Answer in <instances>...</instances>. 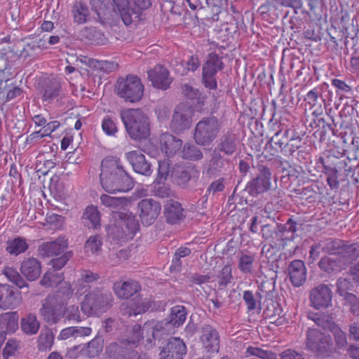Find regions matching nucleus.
I'll return each instance as SVG.
<instances>
[{
  "instance_id": "dca6fc26",
  "label": "nucleus",
  "mask_w": 359,
  "mask_h": 359,
  "mask_svg": "<svg viewBox=\"0 0 359 359\" xmlns=\"http://www.w3.org/2000/svg\"><path fill=\"white\" fill-rule=\"evenodd\" d=\"M271 173L269 168H264L261 173L252 179L248 185L252 194H259L269 190L271 187Z\"/></svg>"
},
{
  "instance_id": "09e8293b",
  "label": "nucleus",
  "mask_w": 359,
  "mask_h": 359,
  "mask_svg": "<svg viewBox=\"0 0 359 359\" xmlns=\"http://www.w3.org/2000/svg\"><path fill=\"white\" fill-rule=\"evenodd\" d=\"M233 280L232 268L230 264L225 265L218 275V285L220 289L226 287Z\"/></svg>"
},
{
  "instance_id": "774afa93",
  "label": "nucleus",
  "mask_w": 359,
  "mask_h": 359,
  "mask_svg": "<svg viewBox=\"0 0 359 359\" xmlns=\"http://www.w3.org/2000/svg\"><path fill=\"white\" fill-rule=\"evenodd\" d=\"M319 267L327 273L336 269V261L331 257H323L318 263Z\"/></svg>"
},
{
  "instance_id": "4d7b16f0",
  "label": "nucleus",
  "mask_w": 359,
  "mask_h": 359,
  "mask_svg": "<svg viewBox=\"0 0 359 359\" xmlns=\"http://www.w3.org/2000/svg\"><path fill=\"white\" fill-rule=\"evenodd\" d=\"M102 129L104 133L109 136H114L117 133V127L116 123L109 116H106L102 119Z\"/></svg>"
},
{
  "instance_id": "c85d7f7f",
  "label": "nucleus",
  "mask_w": 359,
  "mask_h": 359,
  "mask_svg": "<svg viewBox=\"0 0 359 359\" xmlns=\"http://www.w3.org/2000/svg\"><path fill=\"white\" fill-rule=\"evenodd\" d=\"M332 292L331 289L321 285L316 287V309L327 308L332 305Z\"/></svg>"
},
{
  "instance_id": "4be33fe9",
  "label": "nucleus",
  "mask_w": 359,
  "mask_h": 359,
  "mask_svg": "<svg viewBox=\"0 0 359 359\" xmlns=\"http://www.w3.org/2000/svg\"><path fill=\"white\" fill-rule=\"evenodd\" d=\"M289 276L292 285L301 286L306 280V271L304 262L294 260L289 266Z\"/></svg>"
},
{
  "instance_id": "864d4df0",
  "label": "nucleus",
  "mask_w": 359,
  "mask_h": 359,
  "mask_svg": "<svg viewBox=\"0 0 359 359\" xmlns=\"http://www.w3.org/2000/svg\"><path fill=\"white\" fill-rule=\"evenodd\" d=\"M103 348V341L95 338L88 342L87 345V353L90 358H95L102 352Z\"/></svg>"
},
{
  "instance_id": "c03bdc74",
  "label": "nucleus",
  "mask_w": 359,
  "mask_h": 359,
  "mask_svg": "<svg viewBox=\"0 0 359 359\" xmlns=\"http://www.w3.org/2000/svg\"><path fill=\"white\" fill-rule=\"evenodd\" d=\"M62 280V274L55 272L54 270L48 269L40 280L41 285L46 287H57L59 282Z\"/></svg>"
},
{
  "instance_id": "39448f33",
  "label": "nucleus",
  "mask_w": 359,
  "mask_h": 359,
  "mask_svg": "<svg viewBox=\"0 0 359 359\" xmlns=\"http://www.w3.org/2000/svg\"><path fill=\"white\" fill-rule=\"evenodd\" d=\"M112 300L109 292L97 288L85 295L81 309L87 316H100L112 306Z\"/></svg>"
},
{
  "instance_id": "3c124183",
  "label": "nucleus",
  "mask_w": 359,
  "mask_h": 359,
  "mask_svg": "<svg viewBox=\"0 0 359 359\" xmlns=\"http://www.w3.org/2000/svg\"><path fill=\"white\" fill-rule=\"evenodd\" d=\"M90 66L93 68L104 72H111L117 68V64L114 62L96 60H90L89 61Z\"/></svg>"
},
{
  "instance_id": "6ab92c4d",
  "label": "nucleus",
  "mask_w": 359,
  "mask_h": 359,
  "mask_svg": "<svg viewBox=\"0 0 359 359\" xmlns=\"http://www.w3.org/2000/svg\"><path fill=\"white\" fill-rule=\"evenodd\" d=\"M142 287L139 282L128 280L123 283L116 282L114 284L113 290L115 294L120 299H127L138 293Z\"/></svg>"
},
{
  "instance_id": "0eeeda50",
  "label": "nucleus",
  "mask_w": 359,
  "mask_h": 359,
  "mask_svg": "<svg viewBox=\"0 0 359 359\" xmlns=\"http://www.w3.org/2000/svg\"><path fill=\"white\" fill-rule=\"evenodd\" d=\"M117 95L126 102H137L143 97L144 86L141 79L133 74L119 78L116 84Z\"/></svg>"
},
{
  "instance_id": "473e14b6",
  "label": "nucleus",
  "mask_w": 359,
  "mask_h": 359,
  "mask_svg": "<svg viewBox=\"0 0 359 359\" xmlns=\"http://www.w3.org/2000/svg\"><path fill=\"white\" fill-rule=\"evenodd\" d=\"M114 9L118 12L123 23L129 25L133 21L129 0H112Z\"/></svg>"
},
{
  "instance_id": "6e6d98bb",
  "label": "nucleus",
  "mask_w": 359,
  "mask_h": 359,
  "mask_svg": "<svg viewBox=\"0 0 359 359\" xmlns=\"http://www.w3.org/2000/svg\"><path fill=\"white\" fill-rule=\"evenodd\" d=\"M58 290L57 291L58 297H61L66 300L69 298L72 293L73 290L72 289L71 284L69 282L64 281V277L62 276V280L59 282L57 284Z\"/></svg>"
},
{
  "instance_id": "e2e57ef3",
  "label": "nucleus",
  "mask_w": 359,
  "mask_h": 359,
  "mask_svg": "<svg viewBox=\"0 0 359 359\" xmlns=\"http://www.w3.org/2000/svg\"><path fill=\"white\" fill-rule=\"evenodd\" d=\"M170 172V165L168 161H162L158 162V175L156 182L158 184L165 181Z\"/></svg>"
},
{
  "instance_id": "e433bc0d",
  "label": "nucleus",
  "mask_w": 359,
  "mask_h": 359,
  "mask_svg": "<svg viewBox=\"0 0 359 359\" xmlns=\"http://www.w3.org/2000/svg\"><path fill=\"white\" fill-rule=\"evenodd\" d=\"M54 334L51 330H42L37 340V348L40 351H50L54 343Z\"/></svg>"
},
{
  "instance_id": "f8f14e48",
  "label": "nucleus",
  "mask_w": 359,
  "mask_h": 359,
  "mask_svg": "<svg viewBox=\"0 0 359 359\" xmlns=\"http://www.w3.org/2000/svg\"><path fill=\"white\" fill-rule=\"evenodd\" d=\"M200 341L202 348L207 353H217L220 347V337L217 330L210 325H205L201 329Z\"/></svg>"
},
{
  "instance_id": "423d86ee",
  "label": "nucleus",
  "mask_w": 359,
  "mask_h": 359,
  "mask_svg": "<svg viewBox=\"0 0 359 359\" xmlns=\"http://www.w3.org/2000/svg\"><path fill=\"white\" fill-rule=\"evenodd\" d=\"M112 217L118 220V228L109 227L108 234H115L118 241H128L132 240L139 231L138 220L131 212H112Z\"/></svg>"
},
{
  "instance_id": "a19ab883",
  "label": "nucleus",
  "mask_w": 359,
  "mask_h": 359,
  "mask_svg": "<svg viewBox=\"0 0 359 359\" xmlns=\"http://www.w3.org/2000/svg\"><path fill=\"white\" fill-rule=\"evenodd\" d=\"M22 93V89L14 83L6 84L4 89L0 88V99L4 102H8Z\"/></svg>"
},
{
  "instance_id": "412c9836",
  "label": "nucleus",
  "mask_w": 359,
  "mask_h": 359,
  "mask_svg": "<svg viewBox=\"0 0 359 359\" xmlns=\"http://www.w3.org/2000/svg\"><path fill=\"white\" fill-rule=\"evenodd\" d=\"M93 11L101 24L109 23L111 17L110 0H90Z\"/></svg>"
},
{
  "instance_id": "f3484780",
  "label": "nucleus",
  "mask_w": 359,
  "mask_h": 359,
  "mask_svg": "<svg viewBox=\"0 0 359 359\" xmlns=\"http://www.w3.org/2000/svg\"><path fill=\"white\" fill-rule=\"evenodd\" d=\"M149 307L150 304L148 301L137 296L135 299L123 303L121 305V311L123 315L130 317L146 312Z\"/></svg>"
},
{
  "instance_id": "37998d69",
  "label": "nucleus",
  "mask_w": 359,
  "mask_h": 359,
  "mask_svg": "<svg viewBox=\"0 0 359 359\" xmlns=\"http://www.w3.org/2000/svg\"><path fill=\"white\" fill-rule=\"evenodd\" d=\"M131 15L134 20H139L142 12L151 6V0H129Z\"/></svg>"
},
{
  "instance_id": "a18cd8bd",
  "label": "nucleus",
  "mask_w": 359,
  "mask_h": 359,
  "mask_svg": "<svg viewBox=\"0 0 359 359\" xmlns=\"http://www.w3.org/2000/svg\"><path fill=\"white\" fill-rule=\"evenodd\" d=\"M255 262V255L242 254L238 259V267L243 273H252Z\"/></svg>"
},
{
  "instance_id": "4c0bfd02",
  "label": "nucleus",
  "mask_w": 359,
  "mask_h": 359,
  "mask_svg": "<svg viewBox=\"0 0 359 359\" xmlns=\"http://www.w3.org/2000/svg\"><path fill=\"white\" fill-rule=\"evenodd\" d=\"M222 57L215 53L208 54V58L203 65V69L209 72L217 74L224 68Z\"/></svg>"
},
{
  "instance_id": "cd10ccee",
  "label": "nucleus",
  "mask_w": 359,
  "mask_h": 359,
  "mask_svg": "<svg viewBox=\"0 0 359 359\" xmlns=\"http://www.w3.org/2000/svg\"><path fill=\"white\" fill-rule=\"evenodd\" d=\"M19 315L17 311L7 312L0 316V332L13 334L19 327Z\"/></svg>"
},
{
  "instance_id": "9d476101",
  "label": "nucleus",
  "mask_w": 359,
  "mask_h": 359,
  "mask_svg": "<svg viewBox=\"0 0 359 359\" xmlns=\"http://www.w3.org/2000/svg\"><path fill=\"white\" fill-rule=\"evenodd\" d=\"M187 346L180 337H170L161 348L160 359H183L187 354Z\"/></svg>"
},
{
  "instance_id": "680f3d73",
  "label": "nucleus",
  "mask_w": 359,
  "mask_h": 359,
  "mask_svg": "<svg viewBox=\"0 0 359 359\" xmlns=\"http://www.w3.org/2000/svg\"><path fill=\"white\" fill-rule=\"evenodd\" d=\"M342 250L344 257L348 262L355 260L359 257V247L357 244L345 245Z\"/></svg>"
},
{
  "instance_id": "f704fd0d",
  "label": "nucleus",
  "mask_w": 359,
  "mask_h": 359,
  "mask_svg": "<svg viewBox=\"0 0 359 359\" xmlns=\"http://www.w3.org/2000/svg\"><path fill=\"white\" fill-rule=\"evenodd\" d=\"M62 91V86L60 81L52 79L46 84L43 90V100L52 101L57 97Z\"/></svg>"
},
{
  "instance_id": "9b49d317",
  "label": "nucleus",
  "mask_w": 359,
  "mask_h": 359,
  "mask_svg": "<svg viewBox=\"0 0 359 359\" xmlns=\"http://www.w3.org/2000/svg\"><path fill=\"white\" fill-rule=\"evenodd\" d=\"M21 293L8 284L0 283V309L12 310L20 305Z\"/></svg>"
},
{
  "instance_id": "b1692460",
  "label": "nucleus",
  "mask_w": 359,
  "mask_h": 359,
  "mask_svg": "<svg viewBox=\"0 0 359 359\" xmlns=\"http://www.w3.org/2000/svg\"><path fill=\"white\" fill-rule=\"evenodd\" d=\"M164 215L168 223L177 224L184 217L181 203L172 200L167 201L164 205Z\"/></svg>"
},
{
  "instance_id": "6e6552de",
  "label": "nucleus",
  "mask_w": 359,
  "mask_h": 359,
  "mask_svg": "<svg viewBox=\"0 0 359 359\" xmlns=\"http://www.w3.org/2000/svg\"><path fill=\"white\" fill-rule=\"evenodd\" d=\"M221 125L215 116L205 117L196 126L194 140L201 146L210 145L217 137Z\"/></svg>"
},
{
  "instance_id": "5701e85b",
  "label": "nucleus",
  "mask_w": 359,
  "mask_h": 359,
  "mask_svg": "<svg viewBox=\"0 0 359 359\" xmlns=\"http://www.w3.org/2000/svg\"><path fill=\"white\" fill-rule=\"evenodd\" d=\"M182 93L191 101V105L194 110L196 111L203 110L205 96L202 95L198 89H195L189 84H184L182 86Z\"/></svg>"
},
{
  "instance_id": "338daca9",
  "label": "nucleus",
  "mask_w": 359,
  "mask_h": 359,
  "mask_svg": "<svg viewBox=\"0 0 359 359\" xmlns=\"http://www.w3.org/2000/svg\"><path fill=\"white\" fill-rule=\"evenodd\" d=\"M262 237L266 241H269L272 243L276 245V241H278V232L276 230H273L269 225H265L262 229Z\"/></svg>"
},
{
  "instance_id": "de8ad7c7",
  "label": "nucleus",
  "mask_w": 359,
  "mask_h": 359,
  "mask_svg": "<svg viewBox=\"0 0 359 359\" xmlns=\"http://www.w3.org/2000/svg\"><path fill=\"white\" fill-rule=\"evenodd\" d=\"M182 156L184 159L198 161L202 158L203 154L196 146L186 143L182 151Z\"/></svg>"
},
{
  "instance_id": "ddd939ff",
  "label": "nucleus",
  "mask_w": 359,
  "mask_h": 359,
  "mask_svg": "<svg viewBox=\"0 0 359 359\" xmlns=\"http://www.w3.org/2000/svg\"><path fill=\"white\" fill-rule=\"evenodd\" d=\"M147 75L152 86L157 89L167 90L172 81L169 71L162 65H156L153 69L147 71Z\"/></svg>"
},
{
  "instance_id": "8fccbe9b",
  "label": "nucleus",
  "mask_w": 359,
  "mask_h": 359,
  "mask_svg": "<svg viewBox=\"0 0 359 359\" xmlns=\"http://www.w3.org/2000/svg\"><path fill=\"white\" fill-rule=\"evenodd\" d=\"M86 219H88L92 224L94 229H97L100 224V216L97 208L95 206H88L83 215Z\"/></svg>"
},
{
  "instance_id": "bf43d9fd",
  "label": "nucleus",
  "mask_w": 359,
  "mask_h": 359,
  "mask_svg": "<svg viewBox=\"0 0 359 359\" xmlns=\"http://www.w3.org/2000/svg\"><path fill=\"white\" fill-rule=\"evenodd\" d=\"M216 74L203 69L202 79L205 88L210 90H215L217 88Z\"/></svg>"
},
{
  "instance_id": "7c9ffc66",
  "label": "nucleus",
  "mask_w": 359,
  "mask_h": 359,
  "mask_svg": "<svg viewBox=\"0 0 359 359\" xmlns=\"http://www.w3.org/2000/svg\"><path fill=\"white\" fill-rule=\"evenodd\" d=\"M81 278L78 280L76 287V294L81 296L88 292L89 290L88 285L86 284L96 282L99 280L100 276L97 273H93L89 270L81 271Z\"/></svg>"
},
{
  "instance_id": "13d9d810",
  "label": "nucleus",
  "mask_w": 359,
  "mask_h": 359,
  "mask_svg": "<svg viewBox=\"0 0 359 359\" xmlns=\"http://www.w3.org/2000/svg\"><path fill=\"white\" fill-rule=\"evenodd\" d=\"M71 257V252H65L59 257L52 259L49 264L52 266L50 269L56 271L60 270L67 263Z\"/></svg>"
},
{
  "instance_id": "1a4fd4ad",
  "label": "nucleus",
  "mask_w": 359,
  "mask_h": 359,
  "mask_svg": "<svg viewBox=\"0 0 359 359\" xmlns=\"http://www.w3.org/2000/svg\"><path fill=\"white\" fill-rule=\"evenodd\" d=\"M139 217L144 226H150L156 220L161 211V204L152 199L145 198L141 200L137 205Z\"/></svg>"
},
{
  "instance_id": "f257e3e1",
  "label": "nucleus",
  "mask_w": 359,
  "mask_h": 359,
  "mask_svg": "<svg viewBox=\"0 0 359 359\" xmlns=\"http://www.w3.org/2000/svg\"><path fill=\"white\" fill-rule=\"evenodd\" d=\"M345 149L341 151L330 149L323 153L320 157V163L323 166V173L331 189H337L339 187V175H344L343 180H348L355 173V167L351 164V159L345 156Z\"/></svg>"
},
{
  "instance_id": "0e129e2a",
  "label": "nucleus",
  "mask_w": 359,
  "mask_h": 359,
  "mask_svg": "<svg viewBox=\"0 0 359 359\" xmlns=\"http://www.w3.org/2000/svg\"><path fill=\"white\" fill-rule=\"evenodd\" d=\"M19 347V343L16 339H9L6 344L3 350V357L8 359L10 356L14 355Z\"/></svg>"
},
{
  "instance_id": "a878e982",
  "label": "nucleus",
  "mask_w": 359,
  "mask_h": 359,
  "mask_svg": "<svg viewBox=\"0 0 359 359\" xmlns=\"http://www.w3.org/2000/svg\"><path fill=\"white\" fill-rule=\"evenodd\" d=\"M160 144L162 151L166 156H171L181 149L182 141L172 135L165 133L160 137Z\"/></svg>"
},
{
  "instance_id": "f03ea898",
  "label": "nucleus",
  "mask_w": 359,
  "mask_h": 359,
  "mask_svg": "<svg viewBox=\"0 0 359 359\" xmlns=\"http://www.w3.org/2000/svg\"><path fill=\"white\" fill-rule=\"evenodd\" d=\"M100 179L102 188L109 193L127 192L133 188V180L116 157L107 156L102 160Z\"/></svg>"
},
{
  "instance_id": "aec40b11",
  "label": "nucleus",
  "mask_w": 359,
  "mask_h": 359,
  "mask_svg": "<svg viewBox=\"0 0 359 359\" xmlns=\"http://www.w3.org/2000/svg\"><path fill=\"white\" fill-rule=\"evenodd\" d=\"M147 337L146 339V346H152L154 341L156 339H153L151 332H147L144 330V325L142 327L138 325H134L131 330L128 332V337L126 339L128 345H136L144 337Z\"/></svg>"
},
{
  "instance_id": "ea45409f",
  "label": "nucleus",
  "mask_w": 359,
  "mask_h": 359,
  "mask_svg": "<svg viewBox=\"0 0 359 359\" xmlns=\"http://www.w3.org/2000/svg\"><path fill=\"white\" fill-rule=\"evenodd\" d=\"M72 12L74 22L84 24L87 21L89 10L85 4L81 2L76 3L72 7Z\"/></svg>"
},
{
  "instance_id": "4468645a",
  "label": "nucleus",
  "mask_w": 359,
  "mask_h": 359,
  "mask_svg": "<svg viewBox=\"0 0 359 359\" xmlns=\"http://www.w3.org/2000/svg\"><path fill=\"white\" fill-rule=\"evenodd\" d=\"M126 157L135 172L145 176L151 175V164L146 160L145 156L141 151L137 150L129 151L126 154Z\"/></svg>"
},
{
  "instance_id": "052dcab7",
  "label": "nucleus",
  "mask_w": 359,
  "mask_h": 359,
  "mask_svg": "<svg viewBox=\"0 0 359 359\" xmlns=\"http://www.w3.org/2000/svg\"><path fill=\"white\" fill-rule=\"evenodd\" d=\"M46 222L51 228L60 229L65 224V217L62 215L52 213L46 216Z\"/></svg>"
},
{
  "instance_id": "69168bd1",
  "label": "nucleus",
  "mask_w": 359,
  "mask_h": 359,
  "mask_svg": "<svg viewBox=\"0 0 359 359\" xmlns=\"http://www.w3.org/2000/svg\"><path fill=\"white\" fill-rule=\"evenodd\" d=\"M346 304L350 306L351 312L355 316H359V299L353 294H348L345 297Z\"/></svg>"
},
{
  "instance_id": "5fc2aeb1",
  "label": "nucleus",
  "mask_w": 359,
  "mask_h": 359,
  "mask_svg": "<svg viewBox=\"0 0 359 359\" xmlns=\"http://www.w3.org/2000/svg\"><path fill=\"white\" fill-rule=\"evenodd\" d=\"M102 203L109 208H117L123 205L126 199L125 198L113 197L107 194H102L100 196Z\"/></svg>"
},
{
  "instance_id": "c756f323",
  "label": "nucleus",
  "mask_w": 359,
  "mask_h": 359,
  "mask_svg": "<svg viewBox=\"0 0 359 359\" xmlns=\"http://www.w3.org/2000/svg\"><path fill=\"white\" fill-rule=\"evenodd\" d=\"M317 341L318 344H316V356H328L331 352V346L332 345L331 337L316 330V344Z\"/></svg>"
},
{
  "instance_id": "72a5a7b5",
  "label": "nucleus",
  "mask_w": 359,
  "mask_h": 359,
  "mask_svg": "<svg viewBox=\"0 0 359 359\" xmlns=\"http://www.w3.org/2000/svg\"><path fill=\"white\" fill-rule=\"evenodd\" d=\"M28 248L29 245L26 239L18 236L7 241L6 250L11 255L18 256L26 252Z\"/></svg>"
},
{
  "instance_id": "603ef678",
  "label": "nucleus",
  "mask_w": 359,
  "mask_h": 359,
  "mask_svg": "<svg viewBox=\"0 0 359 359\" xmlns=\"http://www.w3.org/2000/svg\"><path fill=\"white\" fill-rule=\"evenodd\" d=\"M102 243L101 237L98 235L90 236L86 242L84 248L86 252L97 254L101 250Z\"/></svg>"
},
{
  "instance_id": "2f4dec72",
  "label": "nucleus",
  "mask_w": 359,
  "mask_h": 359,
  "mask_svg": "<svg viewBox=\"0 0 359 359\" xmlns=\"http://www.w3.org/2000/svg\"><path fill=\"white\" fill-rule=\"evenodd\" d=\"M20 328L27 335L36 334L40 328V323L35 314L29 313L21 318Z\"/></svg>"
},
{
  "instance_id": "58836bf2",
  "label": "nucleus",
  "mask_w": 359,
  "mask_h": 359,
  "mask_svg": "<svg viewBox=\"0 0 359 359\" xmlns=\"http://www.w3.org/2000/svg\"><path fill=\"white\" fill-rule=\"evenodd\" d=\"M62 311V306L59 309L57 306L53 307L48 304V300L43 304L42 308L40 309V314L43 316V318L48 322L56 323L60 316Z\"/></svg>"
},
{
  "instance_id": "a211bd4d",
  "label": "nucleus",
  "mask_w": 359,
  "mask_h": 359,
  "mask_svg": "<svg viewBox=\"0 0 359 359\" xmlns=\"http://www.w3.org/2000/svg\"><path fill=\"white\" fill-rule=\"evenodd\" d=\"M20 270L28 280L34 281L41 273V263L34 257L25 258L20 264Z\"/></svg>"
},
{
  "instance_id": "bb28decb",
  "label": "nucleus",
  "mask_w": 359,
  "mask_h": 359,
  "mask_svg": "<svg viewBox=\"0 0 359 359\" xmlns=\"http://www.w3.org/2000/svg\"><path fill=\"white\" fill-rule=\"evenodd\" d=\"M191 123V116L189 113H186L180 107H177L175 110L171 122V128L176 133H181L183 130L189 128Z\"/></svg>"
},
{
  "instance_id": "49530a36",
  "label": "nucleus",
  "mask_w": 359,
  "mask_h": 359,
  "mask_svg": "<svg viewBox=\"0 0 359 359\" xmlns=\"http://www.w3.org/2000/svg\"><path fill=\"white\" fill-rule=\"evenodd\" d=\"M289 132L290 130L288 129L285 131H282L281 130H278L271 138L268 144H273L276 151H281L283 147L287 144L289 141Z\"/></svg>"
},
{
  "instance_id": "393cba45",
  "label": "nucleus",
  "mask_w": 359,
  "mask_h": 359,
  "mask_svg": "<svg viewBox=\"0 0 359 359\" xmlns=\"http://www.w3.org/2000/svg\"><path fill=\"white\" fill-rule=\"evenodd\" d=\"M106 359H133L136 353L119 345L116 342L109 344L106 348Z\"/></svg>"
},
{
  "instance_id": "2eb2a0df",
  "label": "nucleus",
  "mask_w": 359,
  "mask_h": 359,
  "mask_svg": "<svg viewBox=\"0 0 359 359\" xmlns=\"http://www.w3.org/2000/svg\"><path fill=\"white\" fill-rule=\"evenodd\" d=\"M68 247V241L59 237L53 241L44 242L38 248V252L43 257H53L62 253Z\"/></svg>"
},
{
  "instance_id": "20e7f679",
  "label": "nucleus",
  "mask_w": 359,
  "mask_h": 359,
  "mask_svg": "<svg viewBox=\"0 0 359 359\" xmlns=\"http://www.w3.org/2000/svg\"><path fill=\"white\" fill-rule=\"evenodd\" d=\"M121 118L129 137L135 140L147 139L150 135L148 116L140 109H127L121 111Z\"/></svg>"
},
{
  "instance_id": "79ce46f5",
  "label": "nucleus",
  "mask_w": 359,
  "mask_h": 359,
  "mask_svg": "<svg viewBox=\"0 0 359 359\" xmlns=\"http://www.w3.org/2000/svg\"><path fill=\"white\" fill-rule=\"evenodd\" d=\"M3 275L11 283L17 285L19 288H23L27 286V283L20 276L16 269L12 266H5L2 271Z\"/></svg>"
},
{
  "instance_id": "c9c22d12",
  "label": "nucleus",
  "mask_w": 359,
  "mask_h": 359,
  "mask_svg": "<svg viewBox=\"0 0 359 359\" xmlns=\"http://www.w3.org/2000/svg\"><path fill=\"white\" fill-rule=\"evenodd\" d=\"M218 149L226 155L233 154L236 149V138L231 133H227L221 138L218 144Z\"/></svg>"
},
{
  "instance_id": "7ed1b4c3",
  "label": "nucleus",
  "mask_w": 359,
  "mask_h": 359,
  "mask_svg": "<svg viewBox=\"0 0 359 359\" xmlns=\"http://www.w3.org/2000/svg\"><path fill=\"white\" fill-rule=\"evenodd\" d=\"M186 319L185 307L177 305L170 309L169 320L147 321L144 323V330L151 332L153 339H161L163 336L175 334V329L182 325Z\"/></svg>"
}]
</instances>
